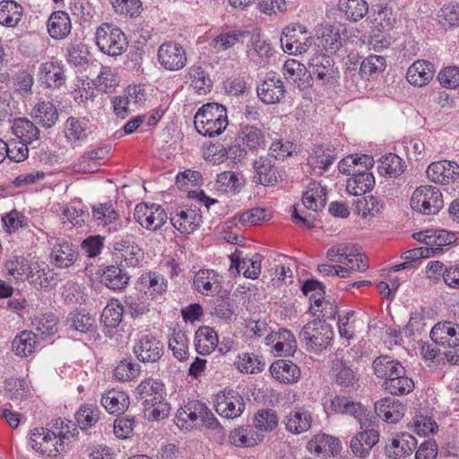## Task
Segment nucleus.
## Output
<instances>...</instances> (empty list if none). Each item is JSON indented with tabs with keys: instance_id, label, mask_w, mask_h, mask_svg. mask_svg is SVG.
Here are the masks:
<instances>
[{
	"instance_id": "f257e3e1",
	"label": "nucleus",
	"mask_w": 459,
	"mask_h": 459,
	"mask_svg": "<svg viewBox=\"0 0 459 459\" xmlns=\"http://www.w3.org/2000/svg\"><path fill=\"white\" fill-rule=\"evenodd\" d=\"M136 394L143 400L145 410L156 420L169 414V404L164 399V385L158 379L149 377L141 381L136 387Z\"/></svg>"
},
{
	"instance_id": "f03ea898",
	"label": "nucleus",
	"mask_w": 459,
	"mask_h": 459,
	"mask_svg": "<svg viewBox=\"0 0 459 459\" xmlns=\"http://www.w3.org/2000/svg\"><path fill=\"white\" fill-rule=\"evenodd\" d=\"M194 124L196 131L204 136L220 135L229 124L227 110L221 104L206 103L196 112Z\"/></svg>"
},
{
	"instance_id": "7ed1b4c3",
	"label": "nucleus",
	"mask_w": 459,
	"mask_h": 459,
	"mask_svg": "<svg viewBox=\"0 0 459 459\" xmlns=\"http://www.w3.org/2000/svg\"><path fill=\"white\" fill-rule=\"evenodd\" d=\"M332 326L325 320H313L306 324L299 333L300 342L308 351L318 352L325 350L333 340Z\"/></svg>"
},
{
	"instance_id": "20e7f679",
	"label": "nucleus",
	"mask_w": 459,
	"mask_h": 459,
	"mask_svg": "<svg viewBox=\"0 0 459 459\" xmlns=\"http://www.w3.org/2000/svg\"><path fill=\"white\" fill-rule=\"evenodd\" d=\"M70 430L52 431L45 428H35L30 432V443L33 449L41 454L54 455L64 450L65 440L69 439Z\"/></svg>"
},
{
	"instance_id": "39448f33",
	"label": "nucleus",
	"mask_w": 459,
	"mask_h": 459,
	"mask_svg": "<svg viewBox=\"0 0 459 459\" xmlns=\"http://www.w3.org/2000/svg\"><path fill=\"white\" fill-rule=\"evenodd\" d=\"M95 38L100 50L108 56H120L127 47L124 32L120 29L107 23L97 29Z\"/></svg>"
},
{
	"instance_id": "423d86ee",
	"label": "nucleus",
	"mask_w": 459,
	"mask_h": 459,
	"mask_svg": "<svg viewBox=\"0 0 459 459\" xmlns=\"http://www.w3.org/2000/svg\"><path fill=\"white\" fill-rule=\"evenodd\" d=\"M281 45L284 52L290 55L306 53L314 43L306 27L296 24L286 27L281 33Z\"/></svg>"
},
{
	"instance_id": "0eeeda50",
	"label": "nucleus",
	"mask_w": 459,
	"mask_h": 459,
	"mask_svg": "<svg viewBox=\"0 0 459 459\" xmlns=\"http://www.w3.org/2000/svg\"><path fill=\"white\" fill-rule=\"evenodd\" d=\"M444 202L439 189L432 186L418 187L411 197V206L424 214H435L443 207Z\"/></svg>"
},
{
	"instance_id": "6e6552de",
	"label": "nucleus",
	"mask_w": 459,
	"mask_h": 459,
	"mask_svg": "<svg viewBox=\"0 0 459 459\" xmlns=\"http://www.w3.org/2000/svg\"><path fill=\"white\" fill-rule=\"evenodd\" d=\"M159 64L168 71H178L184 68L187 62L185 48L176 41L162 43L157 52Z\"/></svg>"
},
{
	"instance_id": "1a4fd4ad",
	"label": "nucleus",
	"mask_w": 459,
	"mask_h": 459,
	"mask_svg": "<svg viewBox=\"0 0 459 459\" xmlns=\"http://www.w3.org/2000/svg\"><path fill=\"white\" fill-rule=\"evenodd\" d=\"M135 221L146 230L155 231L160 229L167 221L165 210L157 204H139L134 208Z\"/></svg>"
},
{
	"instance_id": "9d476101",
	"label": "nucleus",
	"mask_w": 459,
	"mask_h": 459,
	"mask_svg": "<svg viewBox=\"0 0 459 459\" xmlns=\"http://www.w3.org/2000/svg\"><path fill=\"white\" fill-rule=\"evenodd\" d=\"M256 91L262 102L272 105L281 101L286 94V87L281 77L271 72L257 86Z\"/></svg>"
},
{
	"instance_id": "9b49d317",
	"label": "nucleus",
	"mask_w": 459,
	"mask_h": 459,
	"mask_svg": "<svg viewBox=\"0 0 459 459\" xmlns=\"http://www.w3.org/2000/svg\"><path fill=\"white\" fill-rule=\"evenodd\" d=\"M215 411L226 419L239 417L245 409L243 398L234 390H224L215 396Z\"/></svg>"
},
{
	"instance_id": "f8f14e48",
	"label": "nucleus",
	"mask_w": 459,
	"mask_h": 459,
	"mask_svg": "<svg viewBox=\"0 0 459 459\" xmlns=\"http://www.w3.org/2000/svg\"><path fill=\"white\" fill-rule=\"evenodd\" d=\"M311 75H315L323 84H333L339 78V71L333 59L325 54L315 55L308 63Z\"/></svg>"
},
{
	"instance_id": "ddd939ff",
	"label": "nucleus",
	"mask_w": 459,
	"mask_h": 459,
	"mask_svg": "<svg viewBox=\"0 0 459 459\" xmlns=\"http://www.w3.org/2000/svg\"><path fill=\"white\" fill-rule=\"evenodd\" d=\"M426 173L432 182L449 185L459 178V165L446 160H438L429 164Z\"/></svg>"
},
{
	"instance_id": "4468645a",
	"label": "nucleus",
	"mask_w": 459,
	"mask_h": 459,
	"mask_svg": "<svg viewBox=\"0 0 459 459\" xmlns=\"http://www.w3.org/2000/svg\"><path fill=\"white\" fill-rule=\"evenodd\" d=\"M4 391L8 399L21 409L27 405L33 396L30 384L20 377H12L6 379Z\"/></svg>"
},
{
	"instance_id": "2eb2a0df",
	"label": "nucleus",
	"mask_w": 459,
	"mask_h": 459,
	"mask_svg": "<svg viewBox=\"0 0 459 459\" xmlns=\"http://www.w3.org/2000/svg\"><path fill=\"white\" fill-rule=\"evenodd\" d=\"M254 182L265 186H275L281 178L274 162L265 156L255 159L253 163Z\"/></svg>"
},
{
	"instance_id": "dca6fc26",
	"label": "nucleus",
	"mask_w": 459,
	"mask_h": 459,
	"mask_svg": "<svg viewBox=\"0 0 459 459\" xmlns=\"http://www.w3.org/2000/svg\"><path fill=\"white\" fill-rule=\"evenodd\" d=\"M307 448L311 454L324 459L335 456L342 449L338 438L326 434L316 435L307 444Z\"/></svg>"
},
{
	"instance_id": "f3484780",
	"label": "nucleus",
	"mask_w": 459,
	"mask_h": 459,
	"mask_svg": "<svg viewBox=\"0 0 459 459\" xmlns=\"http://www.w3.org/2000/svg\"><path fill=\"white\" fill-rule=\"evenodd\" d=\"M430 338L444 348L459 346V325L452 322L436 324L430 331Z\"/></svg>"
},
{
	"instance_id": "a211bd4d",
	"label": "nucleus",
	"mask_w": 459,
	"mask_h": 459,
	"mask_svg": "<svg viewBox=\"0 0 459 459\" xmlns=\"http://www.w3.org/2000/svg\"><path fill=\"white\" fill-rule=\"evenodd\" d=\"M286 79L297 86L300 91L313 85V76L305 65L295 59H288L283 65Z\"/></svg>"
},
{
	"instance_id": "6ab92c4d",
	"label": "nucleus",
	"mask_w": 459,
	"mask_h": 459,
	"mask_svg": "<svg viewBox=\"0 0 459 459\" xmlns=\"http://www.w3.org/2000/svg\"><path fill=\"white\" fill-rule=\"evenodd\" d=\"M39 81L48 88L56 89L65 82L64 66L57 60L42 63L39 67Z\"/></svg>"
},
{
	"instance_id": "aec40b11",
	"label": "nucleus",
	"mask_w": 459,
	"mask_h": 459,
	"mask_svg": "<svg viewBox=\"0 0 459 459\" xmlns=\"http://www.w3.org/2000/svg\"><path fill=\"white\" fill-rule=\"evenodd\" d=\"M265 342L267 345H273V351L275 356L279 357L292 355L297 347L295 337L286 329L280 330L279 332L271 331L265 336Z\"/></svg>"
},
{
	"instance_id": "412c9836",
	"label": "nucleus",
	"mask_w": 459,
	"mask_h": 459,
	"mask_svg": "<svg viewBox=\"0 0 459 459\" xmlns=\"http://www.w3.org/2000/svg\"><path fill=\"white\" fill-rule=\"evenodd\" d=\"M242 252L239 250H236L230 255V270L235 268L237 273L238 274L241 270H243V275L246 278L249 279H256L258 278L261 273V255L255 253L252 255V257H242Z\"/></svg>"
},
{
	"instance_id": "4be33fe9",
	"label": "nucleus",
	"mask_w": 459,
	"mask_h": 459,
	"mask_svg": "<svg viewBox=\"0 0 459 459\" xmlns=\"http://www.w3.org/2000/svg\"><path fill=\"white\" fill-rule=\"evenodd\" d=\"M134 352L143 362H155L163 354V345L155 337L145 335L135 343Z\"/></svg>"
},
{
	"instance_id": "5701e85b",
	"label": "nucleus",
	"mask_w": 459,
	"mask_h": 459,
	"mask_svg": "<svg viewBox=\"0 0 459 459\" xmlns=\"http://www.w3.org/2000/svg\"><path fill=\"white\" fill-rule=\"evenodd\" d=\"M170 222L182 234H190L199 228L202 215L196 209L179 210L171 214Z\"/></svg>"
},
{
	"instance_id": "b1692460",
	"label": "nucleus",
	"mask_w": 459,
	"mask_h": 459,
	"mask_svg": "<svg viewBox=\"0 0 459 459\" xmlns=\"http://www.w3.org/2000/svg\"><path fill=\"white\" fill-rule=\"evenodd\" d=\"M375 411L385 421L396 423L403 417L405 406L395 398L387 396L375 403Z\"/></svg>"
},
{
	"instance_id": "393cba45",
	"label": "nucleus",
	"mask_w": 459,
	"mask_h": 459,
	"mask_svg": "<svg viewBox=\"0 0 459 459\" xmlns=\"http://www.w3.org/2000/svg\"><path fill=\"white\" fill-rule=\"evenodd\" d=\"M375 178L368 170H356L352 168V176L346 182V190L350 195L359 196L373 189Z\"/></svg>"
},
{
	"instance_id": "a878e982",
	"label": "nucleus",
	"mask_w": 459,
	"mask_h": 459,
	"mask_svg": "<svg viewBox=\"0 0 459 459\" xmlns=\"http://www.w3.org/2000/svg\"><path fill=\"white\" fill-rule=\"evenodd\" d=\"M435 69L430 62L425 60L415 61L407 70V81L415 86L427 85L433 78Z\"/></svg>"
},
{
	"instance_id": "bb28decb",
	"label": "nucleus",
	"mask_w": 459,
	"mask_h": 459,
	"mask_svg": "<svg viewBox=\"0 0 459 459\" xmlns=\"http://www.w3.org/2000/svg\"><path fill=\"white\" fill-rule=\"evenodd\" d=\"M270 372L273 378L283 384L295 383L301 376L299 368L287 359L273 362L270 367Z\"/></svg>"
},
{
	"instance_id": "cd10ccee",
	"label": "nucleus",
	"mask_w": 459,
	"mask_h": 459,
	"mask_svg": "<svg viewBox=\"0 0 459 459\" xmlns=\"http://www.w3.org/2000/svg\"><path fill=\"white\" fill-rule=\"evenodd\" d=\"M72 29L71 20L64 11L54 12L48 20V32L54 39L66 38Z\"/></svg>"
},
{
	"instance_id": "c85d7f7f",
	"label": "nucleus",
	"mask_w": 459,
	"mask_h": 459,
	"mask_svg": "<svg viewBox=\"0 0 459 459\" xmlns=\"http://www.w3.org/2000/svg\"><path fill=\"white\" fill-rule=\"evenodd\" d=\"M417 446L414 437L409 433H402L392 439L390 446H386L388 457L398 459L410 455Z\"/></svg>"
},
{
	"instance_id": "c756f323",
	"label": "nucleus",
	"mask_w": 459,
	"mask_h": 459,
	"mask_svg": "<svg viewBox=\"0 0 459 459\" xmlns=\"http://www.w3.org/2000/svg\"><path fill=\"white\" fill-rule=\"evenodd\" d=\"M311 413L303 408L290 411L284 420L286 429L293 434H301L307 431L311 428Z\"/></svg>"
},
{
	"instance_id": "7c9ffc66",
	"label": "nucleus",
	"mask_w": 459,
	"mask_h": 459,
	"mask_svg": "<svg viewBox=\"0 0 459 459\" xmlns=\"http://www.w3.org/2000/svg\"><path fill=\"white\" fill-rule=\"evenodd\" d=\"M238 139L243 146L250 151H258L265 147V135L259 127L249 125H241Z\"/></svg>"
},
{
	"instance_id": "2f4dec72",
	"label": "nucleus",
	"mask_w": 459,
	"mask_h": 459,
	"mask_svg": "<svg viewBox=\"0 0 459 459\" xmlns=\"http://www.w3.org/2000/svg\"><path fill=\"white\" fill-rule=\"evenodd\" d=\"M194 286L203 295L215 293L221 288L219 275L213 270H199L194 277Z\"/></svg>"
},
{
	"instance_id": "473e14b6",
	"label": "nucleus",
	"mask_w": 459,
	"mask_h": 459,
	"mask_svg": "<svg viewBox=\"0 0 459 459\" xmlns=\"http://www.w3.org/2000/svg\"><path fill=\"white\" fill-rule=\"evenodd\" d=\"M302 204L307 209L315 212L324 208L326 204V189L319 182H310L303 193Z\"/></svg>"
},
{
	"instance_id": "72a5a7b5",
	"label": "nucleus",
	"mask_w": 459,
	"mask_h": 459,
	"mask_svg": "<svg viewBox=\"0 0 459 459\" xmlns=\"http://www.w3.org/2000/svg\"><path fill=\"white\" fill-rule=\"evenodd\" d=\"M64 132L67 142L71 144L82 143L88 137V121L85 118L70 117L65 123Z\"/></svg>"
},
{
	"instance_id": "f704fd0d",
	"label": "nucleus",
	"mask_w": 459,
	"mask_h": 459,
	"mask_svg": "<svg viewBox=\"0 0 459 459\" xmlns=\"http://www.w3.org/2000/svg\"><path fill=\"white\" fill-rule=\"evenodd\" d=\"M31 117L41 126L50 128L58 120V112L52 102L44 100L34 106Z\"/></svg>"
},
{
	"instance_id": "c9c22d12",
	"label": "nucleus",
	"mask_w": 459,
	"mask_h": 459,
	"mask_svg": "<svg viewBox=\"0 0 459 459\" xmlns=\"http://www.w3.org/2000/svg\"><path fill=\"white\" fill-rule=\"evenodd\" d=\"M50 257L56 266L67 268L75 262L77 252L74 245L62 241L53 247Z\"/></svg>"
},
{
	"instance_id": "e433bc0d",
	"label": "nucleus",
	"mask_w": 459,
	"mask_h": 459,
	"mask_svg": "<svg viewBox=\"0 0 459 459\" xmlns=\"http://www.w3.org/2000/svg\"><path fill=\"white\" fill-rule=\"evenodd\" d=\"M130 276L118 265L107 266L100 276V282L111 290H123L128 284Z\"/></svg>"
},
{
	"instance_id": "4c0bfd02",
	"label": "nucleus",
	"mask_w": 459,
	"mask_h": 459,
	"mask_svg": "<svg viewBox=\"0 0 459 459\" xmlns=\"http://www.w3.org/2000/svg\"><path fill=\"white\" fill-rule=\"evenodd\" d=\"M116 254L130 266H136L143 257V252L130 239H119L113 245Z\"/></svg>"
},
{
	"instance_id": "58836bf2",
	"label": "nucleus",
	"mask_w": 459,
	"mask_h": 459,
	"mask_svg": "<svg viewBox=\"0 0 459 459\" xmlns=\"http://www.w3.org/2000/svg\"><path fill=\"white\" fill-rule=\"evenodd\" d=\"M218 342L217 333L210 326H201L195 332V346L196 351L201 355L212 352L218 346Z\"/></svg>"
},
{
	"instance_id": "ea45409f",
	"label": "nucleus",
	"mask_w": 459,
	"mask_h": 459,
	"mask_svg": "<svg viewBox=\"0 0 459 459\" xmlns=\"http://www.w3.org/2000/svg\"><path fill=\"white\" fill-rule=\"evenodd\" d=\"M263 439L255 427L245 426L235 429L230 434L231 444L239 447H249L257 445Z\"/></svg>"
},
{
	"instance_id": "a19ab883",
	"label": "nucleus",
	"mask_w": 459,
	"mask_h": 459,
	"mask_svg": "<svg viewBox=\"0 0 459 459\" xmlns=\"http://www.w3.org/2000/svg\"><path fill=\"white\" fill-rule=\"evenodd\" d=\"M101 404L110 414H121L129 406V397L123 391L112 389L102 395Z\"/></svg>"
},
{
	"instance_id": "79ce46f5",
	"label": "nucleus",
	"mask_w": 459,
	"mask_h": 459,
	"mask_svg": "<svg viewBox=\"0 0 459 459\" xmlns=\"http://www.w3.org/2000/svg\"><path fill=\"white\" fill-rule=\"evenodd\" d=\"M378 432L373 429L362 431L351 441V449L358 456H365L378 442Z\"/></svg>"
},
{
	"instance_id": "37998d69",
	"label": "nucleus",
	"mask_w": 459,
	"mask_h": 459,
	"mask_svg": "<svg viewBox=\"0 0 459 459\" xmlns=\"http://www.w3.org/2000/svg\"><path fill=\"white\" fill-rule=\"evenodd\" d=\"M330 408L335 413L352 415L360 423L365 410L361 404L353 402L350 397L336 395L331 400Z\"/></svg>"
},
{
	"instance_id": "c03bdc74",
	"label": "nucleus",
	"mask_w": 459,
	"mask_h": 459,
	"mask_svg": "<svg viewBox=\"0 0 459 459\" xmlns=\"http://www.w3.org/2000/svg\"><path fill=\"white\" fill-rule=\"evenodd\" d=\"M140 290L145 295L155 298L162 294L167 288L166 279L157 273H145L139 279Z\"/></svg>"
},
{
	"instance_id": "a18cd8bd",
	"label": "nucleus",
	"mask_w": 459,
	"mask_h": 459,
	"mask_svg": "<svg viewBox=\"0 0 459 459\" xmlns=\"http://www.w3.org/2000/svg\"><path fill=\"white\" fill-rule=\"evenodd\" d=\"M23 15L22 6L13 0L0 2V24L8 28H14L21 22Z\"/></svg>"
},
{
	"instance_id": "49530a36",
	"label": "nucleus",
	"mask_w": 459,
	"mask_h": 459,
	"mask_svg": "<svg viewBox=\"0 0 459 459\" xmlns=\"http://www.w3.org/2000/svg\"><path fill=\"white\" fill-rule=\"evenodd\" d=\"M32 272L30 277V282L42 289H51L57 284L56 274L49 269L44 263L39 264L33 263Z\"/></svg>"
},
{
	"instance_id": "de8ad7c7",
	"label": "nucleus",
	"mask_w": 459,
	"mask_h": 459,
	"mask_svg": "<svg viewBox=\"0 0 459 459\" xmlns=\"http://www.w3.org/2000/svg\"><path fill=\"white\" fill-rule=\"evenodd\" d=\"M375 375L377 377L389 379L403 372V366L389 356H380L373 362Z\"/></svg>"
},
{
	"instance_id": "09e8293b",
	"label": "nucleus",
	"mask_w": 459,
	"mask_h": 459,
	"mask_svg": "<svg viewBox=\"0 0 459 459\" xmlns=\"http://www.w3.org/2000/svg\"><path fill=\"white\" fill-rule=\"evenodd\" d=\"M385 389L393 395H403L414 389V381L407 375L406 369L384 383Z\"/></svg>"
},
{
	"instance_id": "8fccbe9b",
	"label": "nucleus",
	"mask_w": 459,
	"mask_h": 459,
	"mask_svg": "<svg viewBox=\"0 0 459 459\" xmlns=\"http://www.w3.org/2000/svg\"><path fill=\"white\" fill-rule=\"evenodd\" d=\"M12 131L17 139L24 141L27 143H31L39 137V128L26 117L14 119Z\"/></svg>"
},
{
	"instance_id": "3c124183",
	"label": "nucleus",
	"mask_w": 459,
	"mask_h": 459,
	"mask_svg": "<svg viewBox=\"0 0 459 459\" xmlns=\"http://www.w3.org/2000/svg\"><path fill=\"white\" fill-rule=\"evenodd\" d=\"M65 324L70 329L80 333L92 332L96 327L95 318L83 311L70 313Z\"/></svg>"
},
{
	"instance_id": "603ef678",
	"label": "nucleus",
	"mask_w": 459,
	"mask_h": 459,
	"mask_svg": "<svg viewBox=\"0 0 459 459\" xmlns=\"http://www.w3.org/2000/svg\"><path fill=\"white\" fill-rule=\"evenodd\" d=\"M405 167L404 161L401 157L394 153H388L379 160L377 169L382 176L397 178L403 173Z\"/></svg>"
},
{
	"instance_id": "864d4df0",
	"label": "nucleus",
	"mask_w": 459,
	"mask_h": 459,
	"mask_svg": "<svg viewBox=\"0 0 459 459\" xmlns=\"http://www.w3.org/2000/svg\"><path fill=\"white\" fill-rule=\"evenodd\" d=\"M38 343L37 335L30 331H23L12 342L13 350L20 357H28L30 355Z\"/></svg>"
},
{
	"instance_id": "5fc2aeb1",
	"label": "nucleus",
	"mask_w": 459,
	"mask_h": 459,
	"mask_svg": "<svg viewBox=\"0 0 459 459\" xmlns=\"http://www.w3.org/2000/svg\"><path fill=\"white\" fill-rule=\"evenodd\" d=\"M243 177L234 171H224L217 176L215 188L222 193H234L244 186Z\"/></svg>"
},
{
	"instance_id": "6e6d98bb",
	"label": "nucleus",
	"mask_w": 459,
	"mask_h": 459,
	"mask_svg": "<svg viewBox=\"0 0 459 459\" xmlns=\"http://www.w3.org/2000/svg\"><path fill=\"white\" fill-rule=\"evenodd\" d=\"M203 403L199 402L189 403L184 408H180L177 412L178 426L181 428H193L199 425L201 410L198 405Z\"/></svg>"
},
{
	"instance_id": "4d7b16f0",
	"label": "nucleus",
	"mask_w": 459,
	"mask_h": 459,
	"mask_svg": "<svg viewBox=\"0 0 459 459\" xmlns=\"http://www.w3.org/2000/svg\"><path fill=\"white\" fill-rule=\"evenodd\" d=\"M427 236L429 247L432 248L433 255L442 250V247L449 246L455 242L456 238L455 233L446 230H427Z\"/></svg>"
},
{
	"instance_id": "13d9d810",
	"label": "nucleus",
	"mask_w": 459,
	"mask_h": 459,
	"mask_svg": "<svg viewBox=\"0 0 459 459\" xmlns=\"http://www.w3.org/2000/svg\"><path fill=\"white\" fill-rule=\"evenodd\" d=\"M339 7L345 17L353 22L362 19L368 11V3L365 0H340Z\"/></svg>"
},
{
	"instance_id": "bf43d9fd",
	"label": "nucleus",
	"mask_w": 459,
	"mask_h": 459,
	"mask_svg": "<svg viewBox=\"0 0 459 459\" xmlns=\"http://www.w3.org/2000/svg\"><path fill=\"white\" fill-rule=\"evenodd\" d=\"M124 309L117 299H111L101 314V322L106 328L114 329L122 321Z\"/></svg>"
},
{
	"instance_id": "052dcab7",
	"label": "nucleus",
	"mask_w": 459,
	"mask_h": 459,
	"mask_svg": "<svg viewBox=\"0 0 459 459\" xmlns=\"http://www.w3.org/2000/svg\"><path fill=\"white\" fill-rule=\"evenodd\" d=\"M5 266L10 276L17 281H23L25 280H30L33 264H30L23 257H16L8 261Z\"/></svg>"
},
{
	"instance_id": "680f3d73",
	"label": "nucleus",
	"mask_w": 459,
	"mask_h": 459,
	"mask_svg": "<svg viewBox=\"0 0 459 459\" xmlns=\"http://www.w3.org/2000/svg\"><path fill=\"white\" fill-rule=\"evenodd\" d=\"M335 160L333 151L330 149L324 150L322 147H317L314 153L308 158V162L313 169H318L316 173L323 174L333 164Z\"/></svg>"
},
{
	"instance_id": "e2e57ef3",
	"label": "nucleus",
	"mask_w": 459,
	"mask_h": 459,
	"mask_svg": "<svg viewBox=\"0 0 459 459\" xmlns=\"http://www.w3.org/2000/svg\"><path fill=\"white\" fill-rule=\"evenodd\" d=\"M169 348L173 356L182 361L188 357V340L186 333L182 331H173L169 339Z\"/></svg>"
},
{
	"instance_id": "0e129e2a",
	"label": "nucleus",
	"mask_w": 459,
	"mask_h": 459,
	"mask_svg": "<svg viewBox=\"0 0 459 459\" xmlns=\"http://www.w3.org/2000/svg\"><path fill=\"white\" fill-rule=\"evenodd\" d=\"M383 208L384 201L373 195L361 198L356 203V211L363 218L375 216L380 213Z\"/></svg>"
},
{
	"instance_id": "69168bd1",
	"label": "nucleus",
	"mask_w": 459,
	"mask_h": 459,
	"mask_svg": "<svg viewBox=\"0 0 459 459\" xmlns=\"http://www.w3.org/2000/svg\"><path fill=\"white\" fill-rule=\"evenodd\" d=\"M100 411L97 406L84 404L75 414V420L82 429L93 427L100 420Z\"/></svg>"
},
{
	"instance_id": "338daca9",
	"label": "nucleus",
	"mask_w": 459,
	"mask_h": 459,
	"mask_svg": "<svg viewBox=\"0 0 459 459\" xmlns=\"http://www.w3.org/2000/svg\"><path fill=\"white\" fill-rule=\"evenodd\" d=\"M92 218L97 225L107 226L117 220L118 213L111 204H100L92 207Z\"/></svg>"
},
{
	"instance_id": "774afa93",
	"label": "nucleus",
	"mask_w": 459,
	"mask_h": 459,
	"mask_svg": "<svg viewBox=\"0 0 459 459\" xmlns=\"http://www.w3.org/2000/svg\"><path fill=\"white\" fill-rule=\"evenodd\" d=\"M242 373L255 374L264 370V364L253 353L244 352L238 356L235 362Z\"/></svg>"
}]
</instances>
